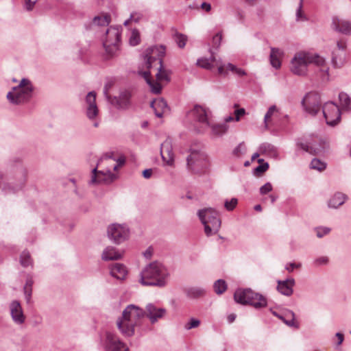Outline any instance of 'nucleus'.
I'll return each mask as SVG.
<instances>
[{"label":"nucleus","mask_w":351,"mask_h":351,"mask_svg":"<svg viewBox=\"0 0 351 351\" xmlns=\"http://www.w3.org/2000/svg\"><path fill=\"white\" fill-rule=\"evenodd\" d=\"M118 45H119V44L110 45L109 43L108 45H105L104 43V47L106 49V52L107 55L108 56V58H112L116 55V53L119 49Z\"/></svg>","instance_id":"43"},{"label":"nucleus","mask_w":351,"mask_h":351,"mask_svg":"<svg viewBox=\"0 0 351 351\" xmlns=\"http://www.w3.org/2000/svg\"><path fill=\"white\" fill-rule=\"evenodd\" d=\"M216 62L215 58L212 55L210 58H200L197 60V64L199 66L206 69H211L213 67V63Z\"/></svg>","instance_id":"35"},{"label":"nucleus","mask_w":351,"mask_h":351,"mask_svg":"<svg viewBox=\"0 0 351 351\" xmlns=\"http://www.w3.org/2000/svg\"><path fill=\"white\" fill-rule=\"evenodd\" d=\"M346 199V195L341 193H335L328 202V206L332 208H337L344 204Z\"/></svg>","instance_id":"31"},{"label":"nucleus","mask_w":351,"mask_h":351,"mask_svg":"<svg viewBox=\"0 0 351 351\" xmlns=\"http://www.w3.org/2000/svg\"><path fill=\"white\" fill-rule=\"evenodd\" d=\"M144 317L143 308L134 304H129L123 311L121 316L118 318L117 328L124 337H132L135 334L136 326L139 325L140 319Z\"/></svg>","instance_id":"2"},{"label":"nucleus","mask_w":351,"mask_h":351,"mask_svg":"<svg viewBox=\"0 0 351 351\" xmlns=\"http://www.w3.org/2000/svg\"><path fill=\"white\" fill-rule=\"evenodd\" d=\"M85 112L87 118L93 122V126L97 128L99 125L98 121L99 109L96 103V93L89 92L85 97Z\"/></svg>","instance_id":"13"},{"label":"nucleus","mask_w":351,"mask_h":351,"mask_svg":"<svg viewBox=\"0 0 351 351\" xmlns=\"http://www.w3.org/2000/svg\"><path fill=\"white\" fill-rule=\"evenodd\" d=\"M143 18V14L140 12H134L130 14V20L134 23H138Z\"/></svg>","instance_id":"52"},{"label":"nucleus","mask_w":351,"mask_h":351,"mask_svg":"<svg viewBox=\"0 0 351 351\" xmlns=\"http://www.w3.org/2000/svg\"><path fill=\"white\" fill-rule=\"evenodd\" d=\"M106 337V348L107 351H128L126 345L120 340L117 335L107 332Z\"/></svg>","instance_id":"19"},{"label":"nucleus","mask_w":351,"mask_h":351,"mask_svg":"<svg viewBox=\"0 0 351 351\" xmlns=\"http://www.w3.org/2000/svg\"><path fill=\"white\" fill-rule=\"evenodd\" d=\"M34 89L32 82L27 78H23L18 86L13 87L8 93L7 99L12 104H25L32 97Z\"/></svg>","instance_id":"4"},{"label":"nucleus","mask_w":351,"mask_h":351,"mask_svg":"<svg viewBox=\"0 0 351 351\" xmlns=\"http://www.w3.org/2000/svg\"><path fill=\"white\" fill-rule=\"evenodd\" d=\"M110 17L108 14L94 17L93 23L98 26H106L110 23Z\"/></svg>","instance_id":"38"},{"label":"nucleus","mask_w":351,"mask_h":351,"mask_svg":"<svg viewBox=\"0 0 351 351\" xmlns=\"http://www.w3.org/2000/svg\"><path fill=\"white\" fill-rule=\"evenodd\" d=\"M214 290L217 294L223 293L227 289V285L223 280H218L214 284Z\"/></svg>","instance_id":"42"},{"label":"nucleus","mask_w":351,"mask_h":351,"mask_svg":"<svg viewBox=\"0 0 351 351\" xmlns=\"http://www.w3.org/2000/svg\"><path fill=\"white\" fill-rule=\"evenodd\" d=\"M322 112L328 125L334 126L341 119L339 107L332 101L326 102L322 107Z\"/></svg>","instance_id":"15"},{"label":"nucleus","mask_w":351,"mask_h":351,"mask_svg":"<svg viewBox=\"0 0 351 351\" xmlns=\"http://www.w3.org/2000/svg\"><path fill=\"white\" fill-rule=\"evenodd\" d=\"M303 110L311 116H315L320 111L322 101L319 93L311 91L307 93L301 101Z\"/></svg>","instance_id":"12"},{"label":"nucleus","mask_w":351,"mask_h":351,"mask_svg":"<svg viewBox=\"0 0 351 351\" xmlns=\"http://www.w3.org/2000/svg\"><path fill=\"white\" fill-rule=\"evenodd\" d=\"M197 215L204 226V232L208 237L218 232L221 220L217 210L211 208H204L199 210Z\"/></svg>","instance_id":"6"},{"label":"nucleus","mask_w":351,"mask_h":351,"mask_svg":"<svg viewBox=\"0 0 351 351\" xmlns=\"http://www.w3.org/2000/svg\"><path fill=\"white\" fill-rule=\"evenodd\" d=\"M151 107L154 109L156 116L159 118L169 111L167 104L162 98L154 99L151 103Z\"/></svg>","instance_id":"26"},{"label":"nucleus","mask_w":351,"mask_h":351,"mask_svg":"<svg viewBox=\"0 0 351 351\" xmlns=\"http://www.w3.org/2000/svg\"><path fill=\"white\" fill-rule=\"evenodd\" d=\"M108 237L114 243L120 244L129 238L130 231L125 224L112 223L108 228Z\"/></svg>","instance_id":"14"},{"label":"nucleus","mask_w":351,"mask_h":351,"mask_svg":"<svg viewBox=\"0 0 351 351\" xmlns=\"http://www.w3.org/2000/svg\"><path fill=\"white\" fill-rule=\"evenodd\" d=\"M326 167L325 162L321 161L317 158H314L311 162V168L318 170L319 171H323Z\"/></svg>","instance_id":"46"},{"label":"nucleus","mask_w":351,"mask_h":351,"mask_svg":"<svg viewBox=\"0 0 351 351\" xmlns=\"http://www.w3.org/2000/svg\"><path fill=\"white\" fill-rule=\"evenodd\" d=\"M346 47H347V45H346V42L339 40L337 43V49L335 50H337V51H346Z\"/></svg>","instance_id":"61"},{"label":"nucleus","mask_w":351,"mask_h":351,"mask_svg":"<svg viewBox=\"0 0 351 351\" xmlns=\"http://www.w3.org/2000/svg\"><path fill=\"white\" fill-rule=\"evenodd\" d=\"M144 254V256L147 258V259H149L151 258L152 256V249L151 247H149L148 249H147V250L143 253Z\"/></svg>","instance_id":"63"},{"label":"nucleus","mask_w":351,"mask_h":351,"mask_svg":"<svg viewBox=\"0 0 351 351\" xmlns=\"http://www.w3.org/2000/svg\"><path fill=\"white\" fill-rule=\"evenodd\" d=\"M145 311V317H146L152 324H154L160 319L165 317L167 309L162 307H158L154 304L149 303L146 305Z\"/></svg>","instance_id":"17"},{"label":"nucleus","mask_w":351,"mask_h":351,"mask_svg":"<svg viewBox=\"0 0 351 351\" xmlns=\"http://www.w3.org/2000/svg\"><path fill=\"white\" fill-rule=\"evenodd\" d=\"M32 285H33V280L32 278H28L26 280L25 285L24 286V294L25 296V299L27 302H29L31 296H32Z\"/></svg>","instance_id":"39"},{"label":"nucleus","mask_w":351,"mask_h":351,"mask_svg":"<svg viewBox=\"0 0 351 351\" xmlns=\"http://www.w3.org/2000/svg\"><path fill=\"white\" fill-rule=\"evenodd\" d=\"M141 36L140 32L137 29H134L131 31L129 43L132 46H136L140 43Z\"/></svg>","instance_id":"40"},{"label":"nucleus","mask_w":351,"mask_h":351,"mask_svg":"<svg viewBox=\"0 0 351 351\" xmlns=\"http://www.w3.org/2000/svg\"><path fill=\"white\" fill-rule=\"evenodd\" d=\"M222 40V35L221 32L216 34L212 40L213 47L217 49L221 44V41Z\"/></svg>","instance_id":"51"},{"label":"nucleus","mask_w":351,"mask_h":351,"mask_svg":"<svg viewBox=\"0 0 351 351\" xmlns=\"http://www.w3.org/2000/svg\"><path fill=\"white\" fill-rule=\"evenodd\" d=\"M21 173H22V176L23 177V180L20 182V184L19 186H17L16 188H14V189H11L10 185L8 184H5L4 186H3V191H5V193H9V192H15L16 191L22 188V186L24 185L25 184V176H26V171L24 169H21Z\"/></svg>","instance_id":"44"},{"label":"nucleus","mask_w":351,"mask_h":351,"mask_svg":"<svg viewBox=\"0 0 351 351\" xmlns=\"http://www.w3.org/2000/svg\"><path fill=\"white\" fill-rule=\"evenodd\" d=\"M165 54V47L162 45L153 46L146 49L144 54L145 67L151 70L162 63Z\"/></svg>","instance_id":"11"},{"label":"nucleus","mask_w":351,"mask_h":351,"mask_svg":"<svg viewBox=\"0 0 351 351\" xmlns=\"http://www.w3.org/2000/svg\"><path fill=\"white\" fill-rule=\"evenodd\" d=\"M174 39L180 48H184L187 41L186 35L176 32L174 35Z\"/></svg>","instance_id":"45"},{"label":"nucleus","mask_w":351,"mask_h":351,"mask_svg":"<svg viewBox=\"0 0 351 351\" xmlns=\"http://www.w3.org/2000/svg\"><path fill=\"white\" fill-rule=\"evenodd\" d=\"M200 325V320L194 317L190 318L189 321L184 324V329L189 330L197 328Z\"/></svg>","instance_id":"47"},{"label":"nucleus","mask_w":351,"mask_h":351,"mask_svg":"<svg viewBox=\"0 0 351 351\" xmlns=\"http://www.w3.org/2000/svg\"><path fill=\"white\" fill-rule=\"evenodd\" d=\"M20 263L23 267H27L32 264V260L28 251L24 250L20 256Z\"/></svg>","instance_id":"41"},{"label":"nucleus","mask_w":351,"mask_h":351,"mask_svg":"<svg viewBox=\"0 0 351 351\" xmlns=\"http://www.w3.org/2000/svg\"><path fill=\"white\" fill-rule=\"evenodd\" d=\"M127 274L125 266L121 263H115L110 267V274L118 280H124Z\"/></svg>","instance_id":"28"},{"label":"nucleus","mask_w":351,"mask_h":351,"mask_svg":"<svg viewBox=\"0 0 351 351\" xmlns=\"http://www.w3.org/2000/svg\"><path fill=\"white\" fill-rule=\"evenodd\" d=\"M201 8L203 9V10H205L206 12H208L211 9V5L210 3H206V2H204L201 4Z\"/></svg>","instance_id":"64"},{"label":"nucleus","mask_w":351,"mask_h":351,"mask_svg":"<svg viewBox=\"0 0 351 351\" xmlns=\"http://www.w3.org/2000/svg\"><path fill=\"white\" fill-rule=\"evenodd\" d=\"M272 185L270 182H267L260 188V193L265 195L272 191Z\"/></svg>","instance_id":"56"},{"label":"nucleus","mask_w":351,"mask_h":351,"mask_svg":"<svg viewBox=\"0 0 351 351\" xmlns=\"http://www.w3.org/2000/svg\"><path fill=\"white\" fill-rule=\"evenodd\" d=\"M258 151L261 155L269 158H277L278 156V149L274 145L269 143H261L258 147Z\"/></svg>","instance_id":"27"},{"label":"nucleus","mask_w":351,"mask_h":351,"mask_svg":"<svg viewBox=\"0 0 351 351\" xmlns=\"http://www.w3.org/2000/svg\"><path fill=\"white\" fill-rule=\"evenodd\" d=\"M277 290L286 296H291L293 293V287L295 280L293 278H287L285 280H278Z\"/></svg>","instance_id":"23"},{"label":"nucleus","mask_w":351,"mask_h":351,"mask_svg":"<svg viewBox=\"0 0 351 351\" xmlns=\"http://www.w3.org/2000/svg\"><path fill=\"white\" fill-rule=\"evenodd\" d=\"M245 114V110L244 108H239L234 111V121H239L241 116Z\"/></svg>","instance_id":"59"},{"label":"nucleus","mask_w":351,"mask_h":351,"mask_svg":"<svg viewBox=\"0 0 351 351\" xmlns=\"http://www.w3.org/2000/svg\"><path fill=\"white\" fill-rule=\"evenodd\" d=\"M212 134L217 136H221L226 133L228 126L226 123L214 124L211 125Z\"/></svg>","instance_id":"34"},{"label":"nucleus","mask_w":351,"mask_h":351,"mask_svg":"<svg viewBox=\"0 0 351 351\" xmlns=\"http://www.w3.org/2000/svg\"><path fill=\"white\" fill-rule=\"evenodd\" d=\"M139 282L144 286L164 287L169 276L165 267L158 262L147 265L141 272Z\"/></svg>","instance_id":"3"},{"label":"nucleus","mask_w":351,"mask_h":351,"mask_svg":"<svg viewBox=\"0 0 351 351\" xmlns=\"http://www.w3.org/2000/svg\"><path fill=\"white\" fill-rule=\"evenodd\" d=\"M268 169H269V164L267 162H264L263 164L259 165L258 167H256L254 170V174L262 173L266 171Z\"/></svg>","instance_id":"53"},{"label":"nucleus","mask_w":351,"mask_h":351,"mask_svg":"<svg viewBox=\"0 0 351 351\" xmlns=\"http://www.w3.org/2000/svg\"><path fill=\"white\" fill-rule=\"evenodd\" d=\"M188 169L195 174H203L209 167V161L205 153L193 150L187 158Z\"/></svg>","instance_id":"9"},{"label":"nucleus","mask_w":351,"mask_h":351,"mask_svg":"<svg viewBox=\"0 0 351 351\" xmlns=\"http://www.w3.org/2000/svg\"><path fill=\"white\" fill-rule=\"evenodd\" d=\"M226 68L228 70H230V71L237 75L238 76H243L246 75V73L243 69L238 68L231 63H228L226 65Z\"/></svg>","instance_id":"48"},{"label":"nucleus","mask_w":351,"mask_h":351,"mask_svg":"<svg viewBox=\"0 0 351 351\" xmlns=\"http://www.w3.org/2000/svg\"><path fill=\"white\" fill-rule=\"evenodd\" d=\"M123 254L124 250L120 251L114 247L108 246L104 250L101 258L105 261H117L121 259Z\"/></svg>","instance_id":"24"},{"label":"nucleus","mask_w":351,"mask_h":351,"mask_svg":"<svg viewBox=\"0 0 351 351\" xmlns=\"http://www.w3.org/2000/svg\"><path fill=\"white\" fill-rule=\"evenodd\" d=\"M331 27L333 30L342 34L351 35V21L348 20L333 17Z\"/></svg>","instance_id":"21"},{"label":"nucleus","mask_w":351,"mask_h":351,"mask_svg":"<svg viewBox=\"0 0 351 351\" xmlns=\"http://www.w3.org/2000/svg\"><path fill=\"white\" fill-rule=\"evenodd\" d=\"M157 70V73H156V81L152 80L150 77L151 71L150 70L142 71H138L139 75H141L146 81L147 84L149 86L151 91L155 94H159L161 91L162 86L158 82L159 81H170V71L165 69L163 68L162 63L158 64L155 66Z\"/></svg>","instance_id":"8"},{"label":"nucleus","mask_w":351,"mask_h":351,"mask_svg":"<svg viewBox=\"0 0 351 351\" xmlns=\"http://www.w3.org/2000/svg\"><path fill=\"white\" fill-rule=\"evenodd\" d=\"M328 263V258L327 256H321L314 261L315 265H326Z\"/></svg>","instance_id":"57"},{"label":"nucleus","mask_w":351,"mask_h":351,"mask_svg":"<svg viewBox=\"0 0 351 351\" xmlns=\"http://www.w3.org/2000/svg\"><path fill=\"white\" fill-rule=\"evenodd\" d=\"M339 99L343 109L346 110L351 109V99L346 93L343 92L340 93L339 95Z\"/></svg>","instance_id":"36"},{"label":"nucleus","mask_w":351,"mask_h":351,"mask_svg":"<svg viewBox=\"0 0 351 351\" xmlns=\"http://www.w3.org/2000/svg\"><path fill=\"white\" fill-rule=\"evenodd\" d=\"M106 36L104 41L105 45L119 44L121 39V29L118 27H110L106 31Z\"/></svg>","instance_id":"25"},{"label":"nucleus","mask_w":351,"mask_h":351,"mask_svg":"<svg viewBox=\"0 0 351 351\" xmlns=\"http://www.w3.org/2000/svg\"><path fill=\"white\" fill-rule=\"evenodd\" d=\"M301 266V263L295 264L293 263H289L286 265L285 269L289 272H292L295 268H300Z\"/></svg>","instance_id":"58"},{"label":"nucleus","mask_w":351,"mask_h":351,"mask_svg":"<svg viewBox=\"0 0 351 351\" xmlns=\"http://www.w3.org/2000/svg\"><path fill=\"white\" fill-rule=\"evenodd\" d=\"M283 55V52L278 48L271 47V53L269 60L271 66L278 69L281 66L280 58Z\"/></svg>","instance_id":"29"},{"label":"nucleus","mask_w":351,"mask_h":351,"mask_svg":"<svg viewBox=\"0 0 351 351\" xmlns=\"http://www.w3.org/2000/svg\"><path fill=\"white\" fill-rule=\"evenodd\" d=\"M332 62L335 67L340 68L346 62V53L344 51L333 50Z\"/></svg>","instance_id":"30"},{"label":"nucleus","mask_w":351,"mask_h":351,"mask_svg":"<svg viewBox=\"0 0 351 351\" xmlns=\"http://www.w3.org/2000/svg\"><path fill=\"white\" fill-rule=\"evenodd\" d=\"M108 89L109 86L106 84L104 88V93L106 99L109 100L112 105L115 106L119 109L123 110L128 108L131 97V95L128 91L121 92L119 97L111 98L108 94Z\"/></svg>","instance_id":"18"},{"label":"nucleus","mask_w":351,"mask_h":351,"mask_svg":"<svg viewBox=\"0 0 351 351\" xmlns=\"http://www.w3.org/2000/svg\"><path fill=\"white\" fill-rule=\"evenodd\" d=\"M314 64L319 68L321 77L323 80H329V67L324 58L317 54L301 51L297 52L291 60L290 71L296 75L304 76L307 74L308 66Z\"/></svg>","instance_id":"1"},{"label":"nucleus","mask_w":351,"mask_h":351,"mask_svg":"<svg viewBox=\"0 0 351 351\" xmlns=\"http://www.w3.org/2000/svg\"><path fill=\"white\" fill-rule=\"evenodd\" d=\"M330 231L329 228H319L316 229V234L319 238L323 237L324 235L328 234Z\"/></svg>","instance_id":"54"},{"label":"nucleus","mask_w":351,"mask_h":351,"mask_svg":"<svg viewBox=\"0 0 351 351\" xmlns=\"http://www.w3.org/2000/svg\"><path fill=\"white\" fill-rule=\"evenodd\" d=\"M25 1V8L27 10L30 11L33 9L36 2L37 0H24Z\"/></svg>","instance_id":"60"},{"label":"nucleus","mask_w":351,"mask_h":351,"mask_svg":"<svg viewBox=\"0 0 351 351\" xmlns=\"http://www.w3.org/2000/svg\"><path fill=\"white\" fill-rule=\"evenodd\" d=\"M296 146L312 155L323 154L328 147L326 141L317 136L311 134L296 140Z\"/></svg>","instance_id":"5"},{"label":"nucleus","mask_w":351,"mask_h":351,"mask_svg":"<svg viewBox=\"0 0 351 351\" xmlns=\"http://www.w3.org/2000/svg\"><path fill=\"white\" fill-rule=\"evenodd\" d=\"M279 114V110L276 106H270L264 117V123L265 128H267L268 122L271 121L272 117H277Z\"/></svg>","instance_id":"33"},{"label":"nucleus","mask_w":351,"mask_h":351,"mask_svg":"<svg viewBox=\"0 0 351 351\" xmlns=\"http://www.w3.org/2000/svg\"><path fill=\"white\" fill-rule=\"evenodd\" d=\"M205 290L200 287H191L186 289L187 296L191 298H197L204 295Z\"/></svg>","instance_id":"37"},{"label":"nucleus","mask_w":351,"mask_h":351,"mask_svg":"<svg viewBox=\"0 0 351 351\" xmlns=\"http://www.w3.org/2000/svg\"><path fill=\"white\" fill-rule=\"evenodd\" d=\"M302 0H300L299 6H298V8L297 9V12H296V19L298 21L306 20V17L302 14Z\"/></svg>","instance_id":"55"},{"label":"nucleus","mask_w":351,"mask_h":351,"mask_svg":"<svg viewBox=\"0 0 351 351\" xmlns=\"http://www.w3.org/2000/svg\"><path fill=\"white\" fill-rule=\"evenodd\" d=\"M160 155L164 162L169 166H173L174 163V156L172 150L171 141L170 139H166L160 146Z\"/></svg>","instance_id":"20"},{"label":"nucleus","mask_w":351,"mask_h":351,"mask_svg":"<svg viewBox=\"0 0 351 351\" xmlns=\"http://www.w3.org/2000/svg\"><path fill=\"white\" fill-rule=\"evenodd\" d=\"M152 170L151 169H145L143 171V176L145 178H149L152 176Z\"/></svg>","instance_id":"62"},{"label":"nucleus","mask_w":351,"mask_h":351,"mask_svg":"<svg viewBox=\"0 0 351 351\" xmlns=\"http://www.w3.org/2000/svg\"><path fill=\"white\" fill-rule=\"evenodd\" d=\"M234 300L241 304H250L258 309L267 306V300L262 295L254 292L250 289H238L234 295Z\"/></svg>","instance_id":"7"},{"label":"nucleus","mask_w":351,"mask_h":351,"mask_svg":"<svg viewBox=\"0 0 351 351\" xmlns=\"http://www.w3.org/2000/svg\"><path fill=\"white\" fill-rule=\"evenodd\" d=\"M282 315V319H280L286 325L293 327L295 328H299V324L295 321V313L290 310H287Z\"/></svg>","instance_id":"32"},{"label":"nucleus","mask_w":351,"mask_h":351,"mask_svg":"<svg viewBox=\"0 0 351 351\" xmlns=\"http://www.w3.org/2000/svg\"><path fill=\"white\" fill-rule=\"evenodd\" d=\"M246 152L244 143H240L233 150V154L237 157L243 155Z\"/></svg>","instance_id":"49"},{"label":"nucleus","mask_w":351,"mask_h":351,"mask_svg":"<svg viewBox=\"0 0 351 351\" xmlns=\"http://www.w3.org/2000/svg\"><path fill=\"white\" fill-rule=\"evenodd\" d=\"M238 204V199L235 197L232 198L230 200H226L224 206L228 211L232 210Z\"/></svg>","instance_id":"50"},{"label":"nucleus","mask_w":351,"mask_h":351,"mask_svg":"<svg viewBox=\"0 0 351 351\" xmlns=\"http://www.w3.org/2000/svg\"><path fill=\"white\" fill-rule=\"evenodd\" d=\"M111 158L110 154H106L99 160L97 167L92 170L90 184H110L116 179L115 175L111 172L110 169H108L106 171L97 170V167L101 162Z\"/></svg>","instance_id":"10"},{"label":"nucleus","mask_w":351,"mask_h":351,"mask_svg":"<svg viewBox=\"0 0 351 351\" xmlns=\"http://www.w3.org/2000/svg\"><path fill=\"white\" fill-rule=\"evenodd\" d=\"M189 115L193 118V119L202 124L204 127L210 126V117L211 112L209 109L204 106L195 105L194 108L189 112Z\"/></svg>","instance_id":"16"},{"label":"nucleus","mask_w":351,"mask_h":351,"mask_svg":"<svg viewBox=\"0 0 351 351\" xmlns=\"http://www.w3.org/2000/svg\"><path fill=\"white\" fill-rule=\"evenodd\" d=\"M10 311L13 321L17 324L24 323L25 317L23 314V308L20 302L17 300H13L10 304Z\"/></svg>","instance_id":"22"}]
</instances>
